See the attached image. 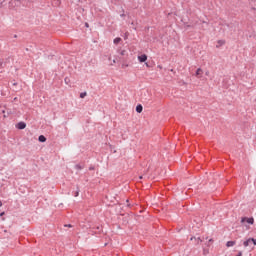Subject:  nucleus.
<instances>
[{
	"mask_svg": "<svg viewBox=\"0 0 256 256\" xmlns=\"http://www.w3.org/2000/svg\"><path fill=\"white\" fill-rule=\"evenodd\" d=\"M38 141H40V143H45V141H47V138H45L43 135H40Z\"/></svg>",
	"mask_w": 256,
	"mask_h": 256,
	"instance_id": "9b49d317",
	"label": "nucleus"
},
{
	"mask_svg": "<svg viewBox=\"0 0 256 256\" xmlns=\"http://www.w3.org/2000/svg\"><path fill=\"white\" fill-rule=\"evenodd\" d=\"M5 215V212L0 213V217H3Z\"/></svg>",
	"mask_w": 256,
	"mask_h": 256,
	"instance_id": "6ab92c4d",
	"label": "nucleus"
},
{
	"mask_svg": "<svg viewBox=\"0 0 256 256\" xmlns=\"http://www.w3.org/2000/svg\"><path fill=\"white\" fill-rule=\"evenodd\" d=\"M203 73H205V75L209 76V70H203V68H198L196 70L195 75L198 79H201V77H203Z\"/></svg>",
	"mask_w": 256,
	"mask_h": 256,
	"instance_id": "f03ea898",
	"label": "nucleus"
},
{
	"mask_svg": "<svg viewBox=\"0 0 256 256\" xmlns=\"http://www.w3.org/2000/svg\"><path fill=\"white\" fill-rule=\"evenodd\" d=\"M25 127H27V124L25 122H19L18 124H16V129L23 130L25 129Z\"/></svg>",
	"mask_w": 256,
	"mask_h": 256,
	"instance_id": "39448f33",
	"label": "nucleus"
},
{
	"mask_svg": "<svg viewBox=\"0 0 256 256\" xmlns=\"http://www.w3.org/2000/svg\"><path fill=\"white\" fill-rule=\"evenodd\" d=\"M225 45V40H218L216 44V48L219 49V47H223Z\"/></svg>",
	"mask_w": 256,
	"mask_h": 256,
	"instance_id": "6e6552de",
	"label": "nucleus"
},
{
	"mask_svg": "<svg viewBox=\"0 0 256 256\" xmlns=\"http://www.w3.org/2000/svg\"><path fill=\"white\" fill-rule=\"evenodd\" d=\"M97 229L99 230V229H101V227L98 226Z\"/></svg>",
	"mask_w": 256,
	"mask_h": 256,
	"instance_id": "c85d7f7f",
	"label": "nucleus"
},
{
	"mask_svg": "<svg viewBox=\"0 0 256 256\" xmlns=\"http://www.w3.org/2000/svg\"><path fill=\"white\" fill-rule=\"evenodd\" d=\"M121 55H125V50H122Z\"/></svg>",
	"mask_w": 256,
	"mask_h": 256,
	"instance_id": "4be33fe9",
	"label": "nucleus"
},
{
	"mask_svg": "<svg viewBox=\"0 0 256 256\" xmlns=\"http://www.w3.org/2000/svg\"><path fill=\"white\" fill-rule=\"evenodd\" d=\"M3 63L5 65H7V63H13V58H8L6 62H3V61L0 60V65H3Z\"/></svg>",
	"mask_w": 256,
	"mask_h": 256,
	"instance_id": "9d476101",
	"label": "nucleus"
},
{
	"mask_svg": "<svg viewBox=\"0 0 256 256\" xmlns=\"http://www.w3.org/2000/svg\"><path fill=\"white\" fill-rule=\"evenodd\" d=\"M208 243H213V239H209V240H208Z\"/></svg>",
	"mask_w": 256,
	"mask_h": 256,
	"instance_id": "aec40b11",
	"label": "nucleus"
},
{
	"mask_svg": "<svg viewBox=\"0 0 256 256\" xmlns=\"http://www.w3.org/2000/svg\"><path fill=\"white\" fill-rule=\"evenodd\" d=\"M114 45H118V43H121V38L117 37L113 40Z\"/></svg>",
	"mask_w": 256,
	"mask_h": 256,
	"instance_id": "ddd939ff",
	"label": "nucleus"
},
{
	"mask_svg": "<svg viewBox=\"0 0 256 256\" xmlns=\"http://www.w3.org/2000/svg\"><path fill=\"white\" fill-rule=\"evenodd\" d=\"M159 69H163V66H159Z\"/></svg>",
	"mask_w": 256,
	"mask_h": 256,
	"instance_id": "a878e982",
	"label": "nucleus"
},
{
	"mask_svg": "<svg viewBox=\"0 0 256 256\" xmlns=\"http://www.w3.org/2000/svg\"><path fill=\"white\" fill-rule=\"evenodd\" d=\"M85 27H89V23H85Z\"/></svg>",
	"mask_w": 256,
	"mask_h": 256,
	"instance_id": "5701e85b",
	"label": "nucleus"
},
{
	"mask_svg": "<svg viewBox=\"0 0 256 256\" xmlns=\"http://www.w3.org/2000/svg\"><path fill=\"white\" fill-rule=\"evenodd\" d=\"M65 227H72L71 224L65 225Z\"/></svg>",
	"mask_w": 256,
	"mask_h": 256,
	"instance_id": "b1692460",
	"label": "nucleus"
},
{
	"mask_svg": "<svg viewBox=\"0 0 256 256\" xmlns=\"http://www.w3.org/2000/svg\"><path fill=\"white\" fill-rule=\"evenodd\" d=\"M120 17H125V13L120 14Z\"/></svg>",
	"mask_w": 256,
	"mask_h": 256,
	"instance_id": "412c9836",
	"label": "nucleus"
},
{
	"mask_svg": "<svg viewBox=\"0 0 256 256\" xmlns=\"http://www.w3.org/2000/svg\"><path fill=\"white\" fill-rule=\"evenodd\" d=\"M244 247H249V245H253V238H249L248 240L244 241Z\"/></svg>",
	"mask_w": 256,
	"mask_h": 256,
	"instance_id": "0eeeda50",
	"label": "nucleus"
},
{
	"mask_svg": "<svg viewBox=\"0 0 256 256\" xmlns=\"http://www.w3.org/2000/svg\"><path fill=\"white\" fill-rule=\"evenodd\" d=\"M138 61L139 63H145V61H147V54H142L138 56Z\"/></svg>",
	"mask_w": 256,
	"mask_h": 256,
	"instance_id": "20e7f679",
	"label": "nucleus"
},
{
	"mask_svg": "<svg viewBox=\"0 0 256 256\" xmlns=\"http://www.w3.org/2000/svg\"><path fill=\"white\" fill-rule=\"evenodd\" d=\"M87 97V92L80 93V99H85Z\"/></svg>",
	"mask_w": 256,
	"mask_h": 256,
	"instance_id": "4468645a",
	"label": "nucleus"
},
{
	"mask_svg": "<svg viewBox=\"0 0 256 256\" xmlns=\"http://www.w3.org/2000/svg\"><path fill=\"white\" fill-rule=\"evenodd\" d=\"M64 81H65V84H66V85H69V83H71V79H69V78H67V77L64 79Z\"/></svg>",
	"mask_w": 256,
	"mask_h": 256,
	"instance_id": "2eb2a0df",
	"label": "nucleus"
},
{
	"mask_svg": "<svg viewBox=\"0 0 256 256\" xmlns=\"http://www.w3.org/2000/svg\"><path fill=\"white\" fill-rule=\"evenodd\" d=\"M164 71L168 73V75H171V73L175 75V69L173 68V66H168L167 68H164Z\"/></svg>",
	"mask_w": 256,
	"mask_h": 256,
	"instance_id": "7ed1b4c3",
	"label": "nucleus"
},
{
	"mask_svg": "<svg viewBox=\"0 0 256 256\" xmlns=\"http://www.w3.org/2000/svg\"><path fill=\"white\" fill-rule=\"evenodd\" d=\"M137 113H143V106L141 104L136 106Z\"/></svg>",
	"mask_w": 256,
	"mask_h": 256,
	"instance_id": "1a4fd4ad",
	"label": "nucleus"
},
{
	"mask_svg": "<svg viewBox=\"0 0 256 256\" xmlns=\"http://www.w3.org/2000/svg\"><path fill=\"white\" fill-rule=\"evenodd\" d=\"M2 113H5V110H3Z\"/></svg>",
	"mask_w": 256,
	"mask_h": 256,
	"instance_id": "c756f323",
	"label": "nucleus"
},
{
	"mask_svg": "<svg viewBox=\"0 0 256 256\" xmlns=\"http://www.w3.org/2000/svg\"><path fill=\"white\" fill-rule=\"evenodd\" d=\"M252 245H256V239L253 238Z\"/></svg>",
	"mask_w": 256,
	"mask_h": 256,
	"instance_id": "f3484780",
	"label": "nucleus"
},
{
	"mask_svg": "<svg viewBox=\"0 0 256 256\" xmlns=\"http://www.w3.org/2000/svg\"><path fill=\"white\" fill-rule=\"evenodd\" d=\"M190 241H195L196 245H199V243H203V240L201 238L191 237Z\"/></svg>",
	"mask_w": 256,
	"mask_h": 256,
	"instance_id": "423d86ee",
	"label": "nucleus"
},
{
	"mask_svg": "<svg viewBox=\"0 0 256 256\" xmlns=\"http://www.w3.org/2000/svg\"><path fill=\"white\" fill-rule=\"evenodd\" d=\"M241 223L244 225V227H246V229H249V225H253L255 223V219L253 217H242Z\"/></svg>",
	"mask_w": 256,
	"mask_h": 256,
	"instance_id": "f257e3e1",
	"label": "nucleus"
},
{
	"mask_svg": "<svg viewBox=\"0 0 256 256\" xmlns=\"http://www.w3.org/2000/svg\"><path fill=\"white\" fill-rule=\"evenodd\" d=\"M237 256H243V252H239Z\"/></svg>",
	"mask_w": 256,
	"mask_h": 256,
	"instance_id": "a211bd4d",
	"label": "nucleus"
},
{
	"mask_svg": "<svg viewBox=\"0 0 256 256\" xmlns=\"http://www.w3.org/2000/svg\"><path fill=\"white\" fill-rule=\"evenodd\" d=\"M74 197H79V190L75 192Z\"/></svg>",
	"mask_w": 256,
	"mask_h": 256,
	"instance_id": "dca6fc26",
	"label": "nucleus"
},
{
	"mask_svg": "<svg viewBox=\"0 0 256 256\" xmlns=\"http://www.w3.org/2000/svg\"><path fill=\"white\" fill-rule=\"evenodd\" d=\"M2 206H3V202L0 201V207H2Z\"/></svg>",
	"mask_w": 256,
	"mask_h": 256,
	"instance_id": "393cba45",
	"label": "nucleus"
},
{
	"mask_svg": "<svg viewBox=\"0 0 256 256\" xmlns=\"http://www.w3.org/2000/svg\"><path fill=\"white\" fill-rule=\"evenodd\" d=\"M139 179H143V176H140Z\"/></svg>",
	"mask_w": 256,
	"mask_h": 256,
	"instance_id": "bb28decb",
	"label": "nucleus"
},
{
	"mask_svg": "<svg viewBox=\"0 0 256 256\" xmlns=\"http://www.w3.org/2000/svg\"><path fill=\"white\" fill-rule=\"evenodd\" d=\"M7 118V115H4V119Z\"/></svg>",
	"mask_w": 256,
	"mask_h": 256,
	"instance_id": "cd10ccee",
	"label": "nucleus"
},
{
	"mask_svg": "<svg viewBox=\"0 0 256 256\" xmlns=\"http://www.w3.org/2000/svg\"><path fill=\"white\" fill-rule=\"evenodd\" d=\"M235 241H228L227 243H226V247H233V245H235Z\"/></svg>",
	"mask_w": 256,
	"mask_h": 256,
	"instance_id": "f8f14e48",
	"label": "nucleus"
}]
</instances>
